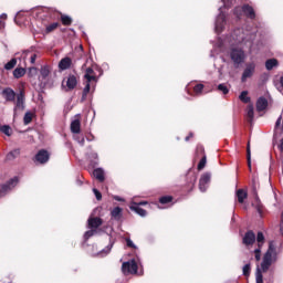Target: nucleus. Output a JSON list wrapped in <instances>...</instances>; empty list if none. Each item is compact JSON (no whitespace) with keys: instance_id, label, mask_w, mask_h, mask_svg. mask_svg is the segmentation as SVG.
I'll return each instance as SVG.
<instances>
[{"instance_id":"f257e3e1","label":"nucleus","mask_w":283,"mask_h":283,"mask_svg":"<svg viewBox=\"0 0 283 283\" xmlns=\"http://www.w3.org/2000/svg\"><path fill=\"white\" fill-rule=\"evenodd\" d=\"M253 41V35L249 34V32H244V29H237L233 33L226 38L224 40L218 41V50L219 52H224L228 48H231L230 57L234 65H240L244 63V59L247 55L244 54V50L235 48V45L251 48Z\"/></svg>"},{"instance_id":"f03ea898","label":"nucleus","mask_w":283,"mask_h":283,"mask_svg":"<svg viewBox=\"0 0 283 283\" xmlns=\"http://www.w3.org/2000/svg\"><path fill=\"white\" fill-rule=\"evenodd\" d=\"M277 262V250L275 245V241L269 242V248L266 252L263 254L261 265L256 268L255 280L256 283H264V276L262 273H266L269 269H271L272 264Z\"/></svg>"},{"instance_id":"7ed1b4c3","label":"nucleus","mask_w":283,"mask_h":283,"mask_svg":"<svg viewBox=\"0 0 283 283\" xmlns=\"http://www.w3.org/2000/svg\"><path fill=\"white\" fill-rule=\"evenodd\" d=\"M84 78L86 81V84L83 90V98H85L88 92H91V90H94V87H96V83H98V77L96 76V73L92 67L86 69Z\"/></svg>"},{"instance_id":"20e7f679","label":"nucleus","mask_w":283,"mask_h":283,"mask_svg":"<svg viewBox=\"0 0 283 283\" xmlns=\"http://www.w3.org/2000/svg\"><path fill=\"white\" fill-rule=\"evenodd\" d=\"M234 14L237 15V19H240L242 14L248 17V19H253L255 17V11L251 6L244 4L243 7H237L234 9Z\"/></svg>"},{"instance_id":"39448f33","label":"nucleus","mask_w":283,"mask_h":283,"mask_svg":"<svg viewBox=\"0 0 283 283\" xmlns=\"http://www.w3.org/2000/svg\"><path fill=\"white\" fill-rule=\"evenodd\" d=\"M122 271L124 275H136L138 273V263H136V260L124 262Z\"/></svg>"},{"instance_id":"423d86ee","label":"nucleus","mask_w":283,"mask_h":283,"mask_svg":"<svg viewBox=\"0 0 283 283\" xmlns=\"http://www.w3.org/2000/svg\"><path fill=\"white\" fill-rule=\"evenodd\" d=\"M219 15L217 17L216 23H214V32L217 34H220L222 30H224V27L227 25V15H224V11L222 8L219 9Z\"/></svg>"},{"instance_id":"0eeeda50","label":"nucleus","mask_w":283,"mask_h":283,"mask_svg":"<svg viewBox=\"0 0 283 283\" xmlns=\"http://www.w3.org/2000/svg\"><path fill=\"white\" fill-rule=\"evenodd\" d=\"M258 248L254 250V258L256 262L262 260V244H264V234L262 232L258 233L256 237Z\"/></svg>"},{"instance_id":"6e6552de","label":"nucleus","mask_w":283,"mask_h":283,"mask_svg":"<svg viewBox=\"0 0 283 283\" xmlns=\"http://www.w3.org/2000/svg\"><path fill=\"white\" fill-rule=\"evenodd\" d=\"M145 205H147V201H142L139 203L136 201H132L129 209H130V211H135V213H137L142 218H145V216H147V211L145 209L140 208V206H145Z\"/></svg>"},{"instance_id":"1a4fd4ad","label":"nucleus","mask_w":283,"mask_h":283,"mask_svg":"<svg viewBox=\"0 0 283 283\" xmlns=\"http://www.w3.org/2000/svg\"><path fill=\"white\" fill-rule=\"evenodd\" d=\"M15 185H19V179L13 178L10 181H8L6 185L0 186V198H3L8 191H11V189H14Z\"/></svg>"},{"instance_id":"9d476101","label":"nucleus","mask_w":283,"mask_h":283,"mask_svg":"<svg viewBox=\"0 0 283 283\" xmlns=\"http://www.w3.org/2000/svg\"><path fill=\"white\" fill-rule=\"evenodd\" d=\"M209 182H211V174L205 172L199 180V189L202 193L209 188Z\"/></svg>"},{"instance_id":"9b49d317","label":"nucleus","mask_w":283,"mask_h":283,"mask_svg":"<svg viewBox=\"0 0 283 283\" xmlns=\"http://www.w3.org/2000/svg\"><path fill=\"white\" fill-rule=\"evenodd\" d=\"M52 12L54 11L50 8L39 7L33 11V14L39 19H45V17H52Z\"/></svg>"},{"instance_id":"f8f14e48","label":"nucleus","mask_w":283,"mask_h":283,"mask_svg":"<svg viewBox=\"0 0 283 283\" xmlns=\"http://www.w3.org/2000/svg\"><path fill=\"white\" fill-rule=\"evenodd\" d=\"M48 160H50V153H48V150H39L35 155V163H39L40 165H45Z\"/></svg>"},{"instance_id":"ddd939ff","label":"nucleus","mask_w":283,"mask_h":283,"mask_svg":"<svg viewBox=\"0 0 283 283\" xmlns=\"http://www.w3.org/2000/svg\"><path fill=\"white\" fill-rule=\"evenodd\" d=\"M254 72H255V64L254 63L248 64L242 74V82L244 83V81H247V78H251V76H253Z\"/></svg>"},{"instance_id":"4468645a","label":"nucleus","mask_w":283,"mask_h":283,"mask_svg":"<svg viewBox=\"0 0 283 283\" xmlns=\"http://www.w3.org/2000/svg\"><path fill=\"white\" fill-rule=\"evenodd\" d=\"M50 76V67L42 66L39 75V81L41 85H45L48 83V77Z\"/></svg>"},{"instance_id":"2eb2a0df","label":"nucleus","mask_w":283,"mask_h":283,"mask_svg":"<svg viewBox=\"0 0 283 283\" xmlns=\"http://www.w3.org/2000/svg\"><path fill=\"white\" fill-rule=\"evenodd\" d=\"M255 243V233L253 231H248L243 237V244L245 247H251V244Z\"/></svg>"},{"instance_id":"dca6fc26","label":"nucleus","mask_w":283,"mask_h":283,"mask_svg":"<svg viewBox=\"0 0 283 283\" xmlns=\"http://www.w3.org/2000/svg\"><path fill=\"white\" fill-rule=\"evenodd\" d=\"M72 67V59L64 57L59 63V69L62 71L70 70Z\"/></svg>"},{"instance_id":"f3484780","label":"nucleus","mask_w":283,"mask_h":283,"mask_svg":"<svg viewBox=\"0 0 283 283\" xmlns=\"http://www.w3.org/2000/svg\"><path fill=\"white\" fill-rule=\"evenodd\" d=\"M103 224V220L101 218H90L88 219V229H98Z\"/></svg>"},{"instance_id":"a211bd4d","label":"nucleus","mask_w":283,"mask_h":283,"mask_svg":"<svg viewBox=\"0 0 283 283\" xmlns=\"http://www.w3.org/2000/svg\"><path fill=\"white\" fill-rule=\"evenodd\" d=\"M2 96L6 98V101L12 102L14 101L17 94L14 91H12V88H4L2 91Z\"/></svg>"},{"instance_id":"6ab92c4d","label":"nucleus","mask_w":283,"mask_h":283,"mask_svg":"<svg viewBox=\"0 0 283 283\" xmlns=\"http://www.w3.org/2000/svg\"><path fill=\"white\" fill-rule=\"evenodd\" d=\"M266 107H269V101H266V98H264V97H260L256 101V109L259 112H264V109H266Z\"/></svg>"},{"instance_id":"aec40b11","label":"nucleus","mask_w":283,"mask_h":283,"mask_svg":"<svg viewBox=\"0 0 283 283\" xmlns=\"http://www.w3.org/2000/svg\"><path fill=\"white\" fill-rule=\"evenodd\" d=\"M76 85H78V80H76V77L74 75H69V77L66 78L67 90H74V87H76Z\"/></svg>"},{"instance_id":"412c9836","label":"nucleus","mask_w":283,"mask_h":283,"mask_svg":"<svg viewBox=\"0 0 283 283\" xmlns=\"http://www.w3.org/2000/svg\"><path fill=\"white\" fill-rule=\"evenodd\" d=\"M93 176L94 178H96V180H98L99 182H104L105 181V170H103V168H97L93 171Z\"/></svg>"},{"instance_id":"4be33fe9","label":"nucleus","mask_w":283,"mask_h":283,"mask_svg":"<svg viewBox=\"0 0 283 283\" xmlns=\"http://www.w3.org/2000/svg\"><path fill=\"white\" fill-rule=\"evenodd\" d=\"M23 103H24L23 93H20V94L17 96V102H15L14 112H19V109L23 111V109H24Z\"/></svg>"},{"instance_id":"5701e85b","label":"nucleus","mask_w":283,"mask_h":283,"mask_svg":"<svg viewBox=\"0 0 283 283\" xmlns=\"http://www.w3.org/2000/svg\"><path fill=\"white\" fill-rule=\"evenodd\" d=\"M111 216H112L113 220H120V218H123V208H120V207H115V208L111 211Z\"/></svg>"},{"instance_id":"b1692460","label":"nucleus","mask_w":283,"mask_h":283,"mask_svg":"<svg viewBox=\"0 0 283 283\" xmlns=\"http://www.w3.org/2000/svg\"><path fill=\"white\" fill-rule=\"evenodd\" d=\"M71 132H72V134H81V120L80 119H74L71 123Z\"/></svg>"},{"instance_id":"393cba45","label":"nucleus","mask_w":283,"mask_h":283,"mask_svg":"<svg viewBox=\"0 0 283 283\" xmlns=\"http://www.w3.org/2000/svg\"><path fill=\"white\" fill-rule=\"evenodd\" d=\"M19 156H21V149L15 148L7 154V160H14L15 158H19Z\"/></svg>"},{"instance_id":"a878e982","label":"nucleus","mask_w":283,"mask_h":283,"mask_svg":"<svg viewBox=\"0 0 283 283\" xmlns=\"http://www.w3.org/2000/svg\"><path fill=\"white\" fill-rule=\"evenodd\" d=\"M247 191H244L243 189H239L237 191V198H238V202H240L242 205V202H244V200H247Z\"/></svg>"},{"instance_id":"bb28decb","label":"nucleus","mask_w":283,"mask_h":283,"mask_svg":"<svg viewBox=\"0 0 283 283\" xmlns=\"http://www.w3.org/2000/svg\"><path fill=\"white\" fill-rule=\"evenodd\" d=\"M14 78H21L22 76H25V69L18 67L13 71Z\"/></svg>"},{"instance_id":"cd10ccee","label":"nucleus","mask_w":283,"mask_h":283,"mask_svg":"<svg viewBox=\"0 0 283 283\" xmlns=\"http://www.w3.org/2000/svg\"><path fill=\"white\" fill-rule=\"evenodd\" d=\"M254 112H253V105H249L247 107V118L249 123H253Z\"/></svg>"},{"instance_id":"c85d7f7f","label":"nucleus","mask_w":283,"mask_h":283,"mask_svg":"<svg viewBox=\"0 0 283 283\" xmlns=\"http://www.w3.org/2000/svg\"><path fill=\"white\" fill-rule=\"evenodd\" d=\"M266 70H273V67H277V60L270 59L265 62Z\"/></svg>"},{"instance_id":"c756f323","label":"nucleus","mask_w":283,"mask_h":283,"mask_svg":"<svg viewBox=\"0 0 283 283\" xmlns=\"http://www.w3.org/2000/svg\"><path fill=\"white\" fill-rule=\"evenodd\" d=\"M112 247H114V243L108 244L104 250L98 252V258H105V255H108L109 251H112Z\"/></svg>"},{"instance_id":"7c9ffc66","label":"nucleus","mask_w":283,"mask_h":283,"mask_svg":"<svg viewBox=\"0 0 283 283\" xmlns=\"http://www.w3.org/2000/svg\"><path fill=\"white\" fill-rule=\"evenodd\" d=\"M239 98L242 103H250L251 102V97H249V92H247V91L241 92Z\"/></svg>"},{"instance_id":"2f4dec72","label":"nucleus","mask_w":283,"mask_h":283,"mask_svg":"<svg viewBox=\"0 0 283 283\" xmlns=\"http://www.w3.org/2000/svg\"><path fill=\"white\" fill-rule=\"evenodd\" d=\"M32 118H34V114H32L31 112H27L23 117L24 125H30V123H32Z\"/></svg>"},{"instance_id":"473e14b6","label":"nucleus","mask_w":283,"mask_h":283,"mask_svg":"<svg viewBox=\"0 0 283 283\" xmlns=\"http://www.w3.org/2000/svg\"><path fill=\"white\" fill-rule=\"evenodd\" d=\"M275 132H281L283 134V116H280L275 123Z\"/></svg>"},{"instance_id":"72a5a7b5","label":"nucleus","mask_w":283,"mask_h":283,"mask_svg":"<svg viewBox=\"0 0 283 283\" xmlns=\"http://www.w3.org/2000/svg\"><path fill=\"white\" fill-rule=\"evenodd\" d=\"M0 132L6 136H12V128L8 125L0 126Z\"/></svg>"},{"instance_id":"f704fd0d","label":"nucleus","mask_w":283,"mask_h":283,"mask_svg":"<svg viewBox=\"0 0 283 283\" xmlns=\"http://www.w3.org/2000/svg\"><path fill=\"white\" fill-rule=\"evenodd\" d=\"M56 28H59V22H53V23L46 25V29H45L46 34H50V32H54V30H56Z\"/></svg>"},{"instance_id":"c9c22d12","label":"nucleus","mask_w":283,"mask_h":283,"mask_svg":"<svg viewBox=\"0 0 283 283\" xmlns=\"http://www.w3.org/2000/svg\"><path fill=\"white\" fill-rule=\"evenodd\" d=\"M202 90H205V85L202 84H197L195 87H193V93L196 96H200V94H202Z\"/></svg>"},{"instance_id":"e433bc0d","label":"nucleus","mask_w":283,"mask_h":283,"mask_svg":"<svg viewBox=\"0 0 283 283\" xmlns=\"http://www.w3.org/2000/svg\"><path fill=\"white\" fill-rule=\"evenodd\" d=\"M63 25H72V18L70 15H61Z\"/></svg>"},{"instance_id":"4c0bfd02","label":"nucleus","mask_w":283,"mask_h":283,"mask_svg":"<svg viewBox=\"0 0 283 283\" xmlns=\"http://www.w3.org/2000/svg\"><path fill=\"white\" fill-rule=\"evenodd\" d=\"M17 65V59H11L6 65L4 70H13V67Z\"/></svg>"},{"instance_id":"58836bf2","label":"nucleus","mask_w":283,"mask_h":283,"mask_svg":"<svg viewBox=\"0 0 283 283\" xmlns=\"http://www.w3.org/2000/svg\"><path fill=\"white\" fill-rule=\"evenodd\" d=\"M247 158H248V166L251 169V144L248 143L247 146Z\"/></svg>"},{"instance_id":"ea45409f","label":"nucleus","mask_w":283,"mask_h":283,"mask_svg":"<svg viewBox=\"0 0 283 283\" xmlns=\"http://www.w3.org/2000/svg\"><path fill=\"white\" fill-rule=\"evenodd\" d=\"M174 198L171 196L161 197L159 199L160 205H169Z\"/></svg>"},{"instance_id":"a19ab883","label":"nucleus","mask_w":283,"mask_h":283,"mask_svg":"<svg viewBox=\"0 0 283 283\" xmlns=\"http://www.w3.org/2000/svg\"><path fill=\"white\" fill-rule=\"evenodd\" d=\"M206 165H207V156H203V157L201 158V160L199 161V164H198V169H199V171H201V169H202L203 167H206Z\"/></svg>"},{"instance_id":"79ce46f5","label":"nucleus","mask_w":283,"mask_h":283,"mask_svg":"<svg viewBox=\"0 0 283 283\" xmlns=\"http://www.w3.org/2000/svg\"><path fill=\"white\" fill-rule=\"evenodd\" d=\"M96 233V230L92 229V230H88L84 233V239L85 240H90V238H92V235H94Z\"/></svg>"},{"instance_id":"37998d69","label":"nucleus","mask_w":283,"mask_h":283,"mask_svg":"<svg viewBox=\"0 0 283 283\" xmlns=\"http://www.w3.org/2000/svg\"><path fill=\"white\" fill-rule=\"evenodd\" d=\"M251 274V264H245L243 266V275H245V277H248V275Z\"/></svg>"},{"instance_id":"c03bdc74","label":"nucleus","mask_w":283,"mask_h":283,"mask_svg":"<svg viewBox=\"0 0 283 283\" xmlns=\"http://www.w3.org/2000/svg\"><path fill=\"white\" fill-rule=\"evenodd\" d=\"M218 90L222 92V94H229V88L224 84H219Z\"/></svg>"},{"instance_id":"a18cd8bd","label":"nucleus","mask_w":283,"mask_h":283,"mask_svg":"<svg viewBox=\"0 0 283 283\" xmlns=\"http://www.w3.org/2000/svg\"><path fill=\"white\" fill-rule=\"evenodd\" d=\"M38 70H36V67H30L29 69V76L32 78L33 76H36V74H38Z\"/></svg>"},{"instance_id":"49530a36","label":"nucleus","mask_w":283,"mask_h":283,"mask_svg":"<svg viewBox=\"0 0 283 283\" xmlns=\"http://www.w3.org/2000/svg\"><path fill=\"white\" fill-rule=\"evenodd\" d=\"M93 192L96 197V200H102L103 199V195H101V191H98V189L94 188Z\"/></svg>"},{"instance_id":"de8ad7c7","label":"nucleus","mask_w":283,"mask_h":283,"mask_svg":"<svg viewBox=\"0 0 283 283\" xmlns=\"http://www.w3.org/2000/svg\"><path fill=\"white\" fill-rule=\"evenodd\" d=\"M223 1V8H230L233 6V0H222Z\"/></svg>"},{"instance_id":"09e8293b","label":"nucleus","mask_w":283,"mask_h":283,"mask_svg":"<svg viewBox=\"0 0 283 283\" xmlns=\"http://www.w3.org/2000/svg\"><path fill=\"white\" fill-rule=\"evenodd\" d=\"M75 140H77V143H80V145L83 147V145H85V137H75Z\"/></svg>"},{"instance_id":"8fccbe9b","label":"nucleus","mask_w":283,"mask_h":283,"mask_svg":"<svg viewBox=\"0 0 283 283\" xmlns=\"http://www.w3.org/2000/svg\"><path fill=\"white\" fill-rule=\"evenodd\" d=\"M126 244H127V247H132L133 249H136V245L134 244V241H132L130 239L126 240Z\"/></svg>"},{"instance_id":"3c124183","label":"nucleus","mask_w":283,"mask_h":283,"mask_svg":"<svg viewBox=\"0 0 283 283\" xmlns=\"http://www.w3.org/2000/svg\"><path fill=\"white\" fill-rule=\"evenodd\" d=\"M279 149L281 151V158H283V138L280 142Z\"/></svg>"},{"instance_id":"603ef678","label":"nucleus","mask_w":283,"mask_h":283,"mask_svg":"<svg viewBox=\"0 0 283 283\" xmlns=\"http://www.w3.org/2000/svg\"><path fill=\"white\" fill-rule=\"evenodd\" d=\"M30 63H32V64L36 63V54L31 55Z\"/></svg>"},{"instance_id":"864d4df0","label":"nucleus","mask_w":283,"mask_h":283,"mask_svg":"<svg viewBox=\"0 0 283 283\" xmlns=\"http://www.w3.org/2000/svg\"><path fill=\"white\" fill-rule=\"evenodd\" d=\"M114 200H117V202H125L124 198H120L119 196H114Z\"/></svg>"},{"instance_id":"5fc2aeb1","label":"nucleus","mask_w":283,"mask_h":283,"mask_svg":"<svg viewBox=\"0 0 283 283\" xmlns=\"http://www.w3.org/2000/svg\"><path fill=\"white\" fill-rule=\"evenodd\" d=\"M7 19H8V14L2 13V14L0 15V21H6Z\"/></svg>"},{"instance_id":"6e6d98bb","label":"nucleus","mask_w":283,"mask_h":283,"mask_svg":"<svg viewBox=\"0 0 283 283\" xmlns=\"http://www.w3.org/2000/svg\"><path fill=\"white\" fill-rule=\"evenodd\" d=\"M6 28V21L0 20V30H3Z\"/></svg>"},{"instance_id":"4d7b16f0","label":"nucleus","mask_w":283,"mask_h":283,"mask_svg":"<svg viewBox=\"0 0 283 283\" xmlns=\"http://www.w3.org/2000/svg\"><path fill=\"white\" fill-rule=\"evenodd\" d=\"M281 233L283 234V212H282V216H281Z\"/></svg>"},{"instance_id":"13d9d810","label":"nucleus","mask_w":283,"mask_h":283,"mask_svg":"<svg viewBox=\"0 0 283 283\" xmlns=\"http://www.w3.org/2000/svg\"><path fill=\"white\" fill-rule=\"evenodd\" d=\"M92 158H94L95 160H98V154L97 153H93L92 154Z\"/></svg>"},{"instance_id":"bf43d9fd","label":"nucleus","mask_w":283,"mask_h":283,"mask_svg":"<svg viewBox=\"0 0 283 283\" xmlns=\"http://www.w3.org/2000/svg\"><path fill=\"white\" fill-rule=\"evenodd\" d=\"M280 84L283 87V75L280 77Z\"/></svg>"},{"instance_id":"052dcab7","label":"nucleus","mask_w":283,"mask_h":283,"mask_svg":"<svg viewBox=\"0 0 283 283\" xmlns=\"http://www.w3.org/2000/svg\"><path fill=\"white\" fill-rule=\"evenodd\" d=\"M219 76L222 78V69H219Z\"/></svg>"},{"instance_id":"680f3d73","label":"nucleus","mask_w":283,"mask_h":283,"mask_svg":"<svg viewBox=\"0 0 283 283\" xmlns=\"http://www.w3.org/2000/svg\"><path fill=\"white\" fill-rule=\"evenodd\" d=\"M211 56H216V54H213V52H211Z\"/></svg>"},{"instance_id":"e2e57ef3","label":"nucleus","mask_w":283,"mask_h":283,"mask_svg":"<svg viewBox=\"0 0 283 283\" xmlns=\"http://www.w3.org/2000/svg\"><path fill=\"white\" fill-rule=\"evenodd\" d=\"M186 140H189V137H186Z\"/></svg>"}]
</instances>
